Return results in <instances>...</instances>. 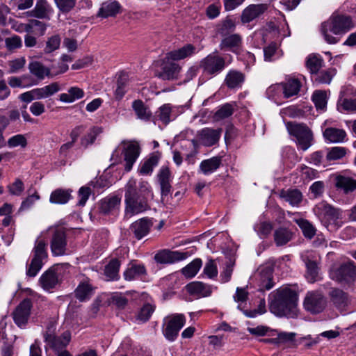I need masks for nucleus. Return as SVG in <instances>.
I'll list each match as a JSON object with an SVG mask.
<instances>
[{"mask_svg":"<svg viewBox=\"0 0 356 356\" xmlns=\"http://www.w3.org/2000/svg\"><path fill=\"white\" fill-rule=\"evenodd\" d=\"M355 26L353 19L350 15L334 12L321 24L320 31L325 42L334 44L339 42L340 38L335 35H344Z\"/></svg>","mask_w":356,"mask_h":356,"instance_id":"f257e3e1","label":"nucleus"},{"mask_svg":"<svg viewBox=\"0 0 356 356\" xmlns=\"http://www.w3.org/2000/svg\"><path fill=\"white\" fill-rule=\"evenodd\" d=\"M298 294L289 288L278 289L274 299L270 303V311L282 317L296 318L298 314Z\"/></svg>","mask_w":356,"mask_h":356,"instance_id":"f03ea898","label":"nucleus"},{"mask_svg":"<svg viewBox=\"0 0 356 356\" xmlns=\"http://www.w3.org/2000/svg\"><path fill=\"white\" fill-rule=\"evenodd\" d=\"M124 216L129 218L150 209L147 197H141L137 192L136 180L131 178L124 187Z\"/></svg>","mask_w":356,"mask_h":356,"instance_id":"7ed1b4c3","label":"nucleus"},{"mask_svg":"<svg viewBox=\"0 0 356 356\" xmlns=\"http://www.w3.org/2000/svg\"><path fill=\"white\" fill-rule=\"evenodd\" d=\"M314 211L321 222L332 231L337 230L343 225L342 211L325 202L316 205Z\"/></svg>","mask_w":356,"mask_h":356,"instance_id":"20e7f679","label":"nucleus"},{"mask_svg":"<svg viewBox=\"0 0 356 356\" xmlns=\"http://www.w3.org/2000/svg\"><path fill=\"white\" fill-rule=\"evenodd\" d=\"M286 128L290 135L296 138V144L301 150H307L313 143L314 136L311 129L303 124L288 122Z\"/></svg>","mask_w":356,"mask_h":356,"instance_id":"39448f33","label":"nucleus"},{"mask_svg":"<svg viewBox=\"0 0 356 356\" xmlns=\"http://www.w3.org/2000/svg\"><path fill=\"white\" fill-rule=\"evenodd\" d=\"M50 234V248L54 256H63L67 254L66 230L62 227H53L49 229Z\"/></svg>","mask_w":356,"mask_h":356,"instance_id":"423d86ee","label":"nucleus"},{"mask_svg":"<svg viewBox=\"0 0 356 356\" xmlns=\"http://www.w3.org/2000/svg\"><path fill=\"white\" fill-rule=\"evenodd\" d=\"M226 67L225 58L217 52H213L201 60L200 67L207 75L216 76Z\"/></svg>","mask_w":356,"mask_h":356,"instance_id":"0eeeda50","label":"nucleus"},{"mask_svg":"<svg viewBox=\"0 0 356 356\" xmlns=\"http://www.w3.org/2000/svg\"><path fill=\"white\" fill-rule=\"evenodd\" d=\"M33 257L26 267V275L34 277L42 267V260L47 257L46 243L44 241H37L33 250Z\"/></svg>","mask_w":356,"mask_h":356,"instance_id":"6e6552de","label":"nucleus"},{"mask_svg":"<svg viewBox=\"0 0 356 356\" xmlns=\"http://www.w3.org/2000/svg\"><path fill=\"white\" fill-rule=\"evenodd\" d=\"M185 323L186 317L184 314H175L169 316L166 319L162 330L165 339L170 341H174Z\"/></svg>","mask_w":356,"mask_h":356,"instance_id":"1a4fd4ad","label":"nucleus"},{"mask_svg":"<svg viewBox=\"0 0 356 356\" xmlns=\"http://www.w3.org/2000/svg\"><path fill=\"white\" fill-rule=\"evenodd\" d=\"M43 336L46 343L45 348H51L56 353L65 349L71 340L70 332L65 331L60 336H56L50 327L47 328Z\"/></svg>","mask_w":356,"mask_h":356,"instance_id":"9d476101","label":"nucleus"},{"mask_svg":"<svg viewBox=\"0 0 356 356\" xmlns=\"http://www.w3.org/2000/svg\"><path fill=\"white\" fill-rule=\"evenodd\" d=\"M326 305L325 298L322 293L318 291L307 292L303 301L305 309L312 314L321 313Z\"/></svg>","mask_w":356,"mask_h":356,"instance_id":"9b49d317","label":"nucleus"},{"mask_svg":"<svg viewBox=\"0 0 356 356\" xmlns=\"http://www.w3.org/2000/svg\"><path fill=\"white\" fill-rule=\"evenodd\" d=\"M33 302L30 298H25L19 302L12 313L15 323L19 327H24L28 323Z\"/></svg>","mask_w":356,"mask_h":356,"instance_id":"f8f14e48","label":"nucleus"},{"mask_svg":"<svg viewBox=\"0 0 356 356\" xmlns=\"http://www.w3.org/2000/svg\"><path fill=\"white\" fill-rule=\"evenodd\" d=\"M222 129H213L209 127H205L197 132V145H200L205 147H211L216 145L222 135Z\"/></svg>","mask_w":356,"mask_h":356,"instance_id":"ddd939ff","label":"nucleus"},{"mask_svg":"<svg viewBox=\"0 0 356 356\" xmlns=\"http://www.w3.org/2000/svg\"><path fill=\"white\" fill-rule=\"evenodd\" d=\"M328 295L332 304L340 312L346 311L351 303L350 295L341 289L332 288Z\"/></svg>","mask_w":356,"mask_h":356,"instance_id":"4468645a","label":"nucleus"},{"mask_svg":"<svg viewBox=\"0 0 356 356\" xmlns=\"http://www.w3.org/2000/svg\"><path fill=\"white\" fill-rule=\"evenodd\" d=\"M330 276L339 282L354 281L356 279V266L351 262L343 264L332 271Z\"/></svg>","mask_w":356,"mask_h":356,"instance_id":"2eb2a0df","label":"nucleus"},{"mask_svg":"<svg viewBox=\"0 0 356 356\" xmlns=\"http://www.w3.org/2000/svg\"><path fill=\"white\" fill-rule=\"evenodd\" d=\"M187 257V252L163 250L155 254L154 259L159 264H169L184 260Z\"/></svg>","mask_w":356,"mask_h":356,"instance_id":"dca6fc26","label":"nucleus"},{"mask_svg":"<svg viewBox=\"0 0 356 356\" xmlns=\"http://www.w3.org/2000/svg\"><path fill=\"white\" fill-rule=\"evenodd\" d=\"M121 197L118 195H108L99 202V212L104 215L114 214L119 211Z\"/></svg>","mask_w":356,"mask_h":356,"instance_id":"f3484780","label":"nucleus"},{"mask_svg":"<svg viewBox=\"0 0 356 356\" xmlns=\"http://www.w3.org/2000/svg\"><path fill=\"white\" fill-rule=\"evenodd\" d=\"M170 60L165 59V58H164L161 71L157 74V76L163 80H174L178 79L181 67L179 64L170 62Z\"/></svg>","mask_w":356,"mask_h":356,"instance_id":"a211bd4d","label":"nucleus"},{"mask_svg":"<svg viewBox=\"0 0 356 356\" xmlns=\"http://www.w3.org/2000/svg\"><path fill=\"white\" fill-rule=\"evenodd\" d=\"M152 225L153 222L150 218H142L134 222L130 226V229L135 238L140 240L148 234Z\"/></svg>","mask_w":356,"mask_h":356,"instance_id":"6ab92c4d","label":"nucleus"},{"mask_svg":"<svg viewBox=\"0 0 356 356\" xmlns=\"http://www.w3.org/2000/svg\"><path fill=\"white\" fill-rule=\"evenodd\" d=\"M39 283L45 291L55 289L59 283L58 273L55 267H51L44 272L39 279Z\"/></svg>","mask_w":356,"mask_h":356,"instance_id":"aec40b11","label":"nucleus"},{"mask_svg":"<svg viewBox=\"0 0 356 356\" xmlns=\"http://www.w3.org/2000/svg\"><path fill=\"white\" fill-rule=\"evenodd\" d=\"M268 9V6L265 3L251 4L245 8L241 15V22L243 24L249 23L259 17Z\"/></svg>","mask_w":356,"mask_h":356,"instance_id":"412c9836","label":"nucleus"},{"mask_svg":"<svg viewBox=\"0 0 356 356\" xmlns=\"http://www.w3.org/2000/svg\"><path fill=\"white\" fill-rule=\"evenodd\" d=\"M161 196H167L171 191V172L168 166H162L157 174Z\"/></svg>","mask_w":356,"mask_h":356,"instance_id":"4be33fe9","label":"nucleus"},{"mask_svg":"<svg viewBox=\"0 0 356 356\" xmlns=\"http://www.w3.org/2000/svg\"><path fill=\"white\" fill-rule=\"evenodd\" d=\"M196 52V47L193 44H186L178 49L168 52L165 55V59L179 60L190 57Z\"/></svg>","mask_w":356,"mask_h":356,"instance_id":"5701e85b","label":"nucleus"},{"mask_svg":"<svg viewBox=\"0 0 356 356\" xmlns=\"http://www.w3.org/2000/svg\"><path fill=\"white\" fill-rule=\"evenodd\" d=\"M140 154V147L137 143H130L124 151V170L129 172Z\"/></svg>","mask_w":356,"mask_h":356,"instance_id":"b1692460","label":"nucleus"},{"mask_svg":"<svg viewBox=\"0 0 356 356\" xmlns=\"http://www.w3.org/2000/svg\"><path fill=\"white\" fill-rule=\"evenodd\" d=\"M147 275L145 266L143 264H130L123 273L125 280L132 281L142 280Z\"/></svg>","mask_w":356,"mask_h":356,"instance_id":"393cba45","label":"nucleus"},{"mask_svg":"<svg viewBox=\"0 0 356 356\" xmlns=\"http://www.w3.org/2000/svg\"><path fill=\"white\" fill-rule=\"evenodd\" d=\"M334 186L338 190L343 191L344 193L348 194L356 189V179L337 175L334 177Z\"/></svg>","mask_w":356,"mask_h":356,"instance_id":"a878e982","label":"nucleus"},{"mask_svg":"<svg viewBox=\"0 0 356 356\" xmlns=\"http://www.w3.org/2000/svg\"><path fill=\"white\" fill-rule=\"evenodd\" d=\"M323 137L329 143H341L346 141L347 134L343 129L327 127L323 131Z\"/></svg>","mask_w":356,"mask_h":356,"instance_id":"bb28decb","label":"nucleus"},{"mask_svg":"<svg viewBox=\"0 0 356 356\" xmlns=\"http://www.w3.org/2000/svg\"><path fill=\"white\" fill-rule=\"evenodd\" d=\"M283 95L285 98L297 95L302 86V83L299 79L290 77L281 83Z\"/></svg>","mask_w":356,"mask_h":356,"instance_id":"cd10ccee","label":"nucleus"},{"mask_svg":"<svg viewBox=\"0 0 356 356\" xmlns=\"http://www.w3.org/2000/svg\"><path fill=\"white\" fill-rule=\"evenodd\" d=\"M186 288L188 293L200 298L209 296L212 292L211 286L201 282L189 283L186 285Z\"/></svg>","mask_w":356,"mask_h":356,"instance_id":"c85d7f7f","label":"nucleus"},{"mask_svg":"<svg viewBox=\"0 0 356 356\" xmlns=\"http://www.w3.org/2000/svg\"><path fill=\"white\" fill-rule=\"evenodd\" d=\"M121 10V6L118 1H104L99 10L97 16L102 18L113 17Z\"/></svg>","mask_w":356,"mask_h":356,"instance_id":"c756f323","label":"nucleus"},{"mask_svg":"<svg viewBox=\"0 0 356 356\" xmlns=\"http://www.w3.org/2000/svg\"><path fill=\"white\" fill-rule=\"evenodd\" d=\"M245 81L243 73L237 70H230L226 75L225 83L230 89L241 88Z\"/></svg>","mask_w":356,"mask_h":356,"instance_id":"7c9ffc66","label":"nucleus"},{"mask_svg":"<svg viewBox=\"0 0 356 356\" xmlns=\"http://www.w3.org/2000/svg\"><path fill=\"white\" fill-rule=\"evenodd\" d=\"M28 68L30 73L39 81L43 80L46 76H49L51 74L50 69L38 61L30 62Z\"/></svg>","mask_w":356,"mask_h":356,"instance_id":"2f4dec72","label":"nucleus"},{"mask_svg":"<svg viewBox=\"0 0 356 356\" xmlns=\"http://www.w3.org/2000/svg\"><path fill=\"white\" fill-rule=\"evenodd\" d=\"M222 159L220 156H213L209 159L203 160L200 165V170L204 175H207L215 172L220 166Z\"/></svg>","mask_w":356,"mask_h":356,"instance_id":"473e14b6","label":"nucleus"},{"mask_svg":"<svg viewBox=\"0 0 356 356\" xmlns=\"http://www.w3.org/2000/svg\"><path fill=\"white\" fill-rule=\"evenodd\" d=\"M296 336V334L295 332H281L276 338L270 339L268 341L277 346L287 345L289 347H293L296 346L295 343Z\"/></svg>","mask_w":356,"mask_h":356,"instance_id":"72a5a7b5","label":"nucleus"},{"mask_svg":"<svg viewBox=\"0 0 356 356\" xmlns=\"http://www.w3.org/2000/svg\"><path fill=\"white\" fill-rule=\"evenodd\" d=\"M280 197L293 207L298 206L302 200V194L298 189L282 191Z\"/></svg>","mask_w":356,"mask_h":356,"instance_id":"f704fd0d","label":"nucleus"},{"mask_svg":"<svg viewBox=\"0 0 356 356\" xmlns=\"http://www.w3.org/2000/svg\"><path fill=\"white\" fill-rule=\"evenodd\" d=\"M60 90L58 83L54 82L42 88H35L37 100L48 98Z\"/></svg>","mask_w":356,"mask_h":356,"instance_id":"c9c22d12","label":"nucleus"},{"mask_svg":"<svg viewBox=\"0 0 356 356\" xmlns=\"http://www.w3.org/2000/svg\"><path fill=\"white\" fill-rule=\"evenodd\" d=\"M274 241L277 246H282L289 243L293 238L292 232L288 228L280 227L274 232Z\"/></svg>","mask_w":356,"mask_h":356,"instance_id":"e433bc0d","label":"nucleus"},{"mask_svg":"<svg viewBox=\"0 0 356 356\" xmlns=\"http://www.w3.org/2000/svg\"><path fill=\"white\" fill-rule=\"evenodd\" d=\"M71 193L72 190L70 189L58 188L51 193L49 201L53 204H65L71 198Z\"/></svg>","mask_w":356,"mask_h":356,"instance_id":"4c0bfd02","label":"nucleus"},{"mask_svg":"<svg viewBox=\"0 0 356 356\" xmlns=\"http://www.w3.org/2000/svg\"><path fill=\"white\" fill-rule=\"evenodd\" d=\"M129 83V76L125 72H120L116 82L115 97L116 99L120 100L127 92V87Z\"/></svg>","mask_w":356,"mask_h":356,"instance_id":"58836bf2","label":"nucleus"},{"mask_svg":"<svg viewBox=\"0 0 356 356\" xmlns=\"http://www.w3.org/2000/svg\"><path fill=\"white\" fill-rule=\"evenodd\" d=\"M132 108L138 118L144 121H149L150 120L152 113L142 100L138 99L134 101Z\"/></svg>","mask_w":356,"mask_h":356,"instance_id":"ea45409f","label":"nucleus"},{"mask_svg":"<svg viewBox=\"0 0 356 356\" xmlns=\"http://www.w3.org/2000/svg\"><path fill=\"white\" fill-rule=\"evenodd\" d=\"M236 107L235 103H226L220 106L216 111L213 119L216 121H220L229 118L235 111Z\"/></svg>","mask_w":356,"mask_h":356,"instance_id":"a19ab883","label":"nucleus"},{"mask_svg":"<svg viewBox=\"0 0 356 356\" xmlns=\"http://www.w3.org/2000/svg\"><path fill=\"white\" fill-rule=\"evenodd\" d=\"M120 262L117 259H111L105 266L104 275L108 280H116L120 278L119 270Z\"/></svg>","mask_w":356,"mask_h":356,"instance_id":"79ce46f5","label":"nucleus"},{"mask_svg":"<svg viewBox=\"0 0 356 356\" xmlns=\"http://www.w3.org/2000/svg\"><path fill=\"white\" fill-rule=\"evenodd\" d=\"M84 92L82 89L78 87H71L67 93H62L59 95V99L65 103H72L82 98Z\"/></svg>","mask_w":356,"mask_h":356,"instance_id":"37998d69","label":"nucleus"},{"mask_svg":"<svg viewBox=\"0 0 356 356\" xmlns=\"http://www.w3.org/2000/svg\"><path fill=\"white\" fill-rule=\"evenodd\" d=\"M159 159V157L156 155L150 156L140 164L138 172L143 175H151L154 168L158 165Z\"/></svg>","mask_w":356,"mask_h":356,"instance_id":"c03bdc74","label":"nucleus"},{"mask_svg":"<svg viewBox=\"0 0 356 356\" xmlns=\"http://www.w3.org/2000/svg\"><path fill=\"white\" fill-rule=\"evenodd\" d=\"M75 297L83 302L90 298L92 295V288L87 282H81L79 284L74 291Z\"/></svg>","mask_w":356,"mask_h":356,"instance_id":"a18cd8bd","label":"nucleus"},{"mask_svg":"<svg viewBox=\"0 0 356 356\" xmlns=\"http://www.w3.org/2000/svg\"><path fill=\"white\" fill-rule=\"evenodd\" d=\"M295 222L301 229L305 238H312L316 233V229L314 225L307 220L303 218L296 219Z\"/></svg>","mask_w":356,"mask_h":356,"instance_id":"49530a36","label":"nucleus"},{"mask_svg":"<svg viewBox=\"0 0 356 356\" xmlns=\"http://www.w3.org/2000/svg\"><path fill=\"white\" fill-rule=\"evenodd\" d=\"M241 44V37L238 34H232L225 37L220 44V49H232L234 48L238 47Z\"/></svg>","mask_w":356,"mask_h":356,"instance_id":"de8ad7c7","label":"nucleus"},{"mask_svg":"<svg viewBox=\"0 0 356 356\" xmlns=\"http://www.w3.org/2000/svg\"><path fill=\"white\" fill-rule=\"evenodd\" d=\"M348 149L344 147L335 146L327 149L326 160L337 161L343 159L347 154Z\"/></svg>","mask_w":356,"mask_h":356,"instance_id":"09e8293b","label":"nucleus"},{"mask_svg":"<svg viewBox=\"0 0 356 356\" xmlns=\"http://www.w3.org/2000/svg\"><path fill=\"white\" fill-rule=\"evenodd\" d=\"M192 147V149L188 153H184L183 154L186 157V161L188 164H193L195 163V156L197 154V141L195 139L191 140H186L184 144L181 146V150L184 151L185 148Z\"/></svg>","mask_w":356,"mask_h":356,"instance_id":"8fccbe9b","label":"nucleus"},{"mask_svg":"<svg viewBox=\"0 0 356 356\" xmlns=\"http://www.w3.org/2000/svg\"><path fill=\"white\" fill-rule=\"evenodd\" d=\"M102 132V127H92L89 131L81 138V145L87 148L89 145L94 143L97 136Z\"/></svg>","mask_w":356,"mask_h":356,"instance_id":"3c124183","label":"nucleus"},{"mask_svg":"<svg viewBox=\"0 0 356 356\" xmlns=\"http://www.w3.org/2000/svg\"><path fill=\"white\" fill-rule=\"evenodd\" d=\"M202 264V261L200 259H195L182 268V274L188 278H192L197 273Z\"/></svg>","mask_w":356,"mask_h":356,"instance_id":"603ef678","label":"nucleus"},{"mask_svg":"<svg viewBox=\"0 0 356 356\" xmlns=\"http://www.w3.org/2000/svg\"><path fill=\"white\" fill-rule=\"evenodd\" d=\"M323 59L316 55H309L306 60V67L312 74H317L322 67Z\"/></svg>","mask_w":356,"mask_h":356,"instance_id":"864d4df0","label":"nucleus"},{"mask_svg":"<svg viewBox=\"0 0 356 356\" xmlns=\"http://www.w3.org/2000/svg\"><path fill=\"white\" fill-rule=\"evenodd\" d=\"M335 74L336 70L334 68L321 71L316 74L315 81L320 84H329Z\"/></svg>","mask_w":356,"mask_h":356,"instance_id":"5fc2aeb1","label":"nucleus"},{"mask_svg":"<svg viewBox=\"0 0 356 356\" xmlns=\"http://www.w3.org/2000/svg\"><path fill=\"white\" fill-rule=\"evenodd\" d=\"M338 110L356 113V99L341 98L337 103Z\"/></svg>","mask_w":356,"mask_h":356,"instance_id":"6e6d98bb","label":"nucleus"},{"mask_svg":"<svg viewBox=\"0 0 356 356\" xmlns=\"http://www.w3.org/2000/svg\"><path fill=\"white\" fill-rule=\"evenodd\" d=\"M50 12L47 1H38L35 8L31 11V15L38 18H46Z\"/></svg>","mask_w":356,"mask_h":356,"instance_id":"4d7b16f0","label":"nucleus"},{"mask_svg":"<svg viewBox=\"0 0 356 356\" xmlns=\"http://www.w3.org/2000/svg\"><path fill=\"white\" fill-rule=\"evenodd\" d=\"M235 27L236 25L234 22L231 19L227 18L218 24L217 26V31L221 35L226 36L233 32Z\"/></svg>","mask_w":356,"mask_h":356,"instance_id":"13d9d810","label":"nucleus"},{"mask_svg":"<svg viewBox=\"0 0 356 356\" xmlns=\"http://www.w3.org/2000/svg\"><path fill=\"white\" fill-rule=\"evenodd\" d=\"M305 265L307 268L306 277L309 282L313 283L316 280L318 275V268L317 264L314 261L307 259L305 261Z\"/></svg>","mask_w":356,"mask_h":356,"instance_id":"bf43d9fd","label":"nucleus"},{"mask_svg":"<svg viewBox=\"0 0 356 356\" xmlns=\"http://www.w3.org/2000/svg\"><path fill=\"white\" fill-rule=\"evenodd\" d=\"M312 100L318 109H324L327 106V93L325 91L316 90L314 92Z\"/></svg>","mask_w":356,"mask_h":356,"instance_id":"052dcab7","label":"nucleus"},{"mask_svg":"<svg viewBox=\"0 0 356 356\" xmlns=\"http://www.w3.org/2000/svg\"><path fill=\"white\" fill-rule=\"evenodd\" d=\"M243 314L248 318H255L259 315H262L266 312V301L264 298L259 300L257 309L252 310H242Z\"/></svg>","mask_w":356,"mask_h":356,"instance_id":"680f3d73","label":"nucleus"},{"mask_svg":"<svg viewBox=\"0 0 356 356\" xmlns=\"http://www.w3.org/2000/svg\"><path fill=\"white\" fill-rule=\"evenodd\" d=\"M273 286L272 273L270 271L261 273L259 289L261 291L270 290Z\"/></svg>","mask_w":356,"mask_h":356,"instance_id":"e2e57ef3","label":"nucleus"},{"mask_svg":"<svg viewBox=\"0 0 356 356\" xmlns=\"http://www.w3.org/2000/svg\"><path fill=\"white\" fill-rule=\"evenodd\" d=\"M254 229L261 238H266L273 229V225L270 222H261L254 226Z\"/></svg>","mask_w":356,"mask_h":356,"instance_id":"0e129e2a","label":"nucleus"},{"mask_svg":"<svg viewBox=\"0 0 356 356\" xmlns=\"http://www.w3.org/2000/svg\"><path fill=\"white\" fill-rule=\"evenodd\" d=\"M7 144L9 147H16L17 146H20L21 147L24 148L27 145V140L24 135L17 134L10 137L8 140Z\"/></svg>","mask_w":356,"mask_h":356,"instance_id":"69168bd1","label":"nucleus"},{"mask_svg":"<svg viewBox=\"0 0 356 356\" xmlns=\"http://www.w3.org/2000/svg\"><path fill=\"white\" fill-rule=\"evenodd\" d=\"M155 307L150 304H145L139 311L137 319L143 322L147 321L154 311Z\"/></svg>","mask_w":356,"mask_h":356,"instance_id":"338daca9","label":"nucleus"},{"mask_svg":"<svg viewBox=\"0 0 356 356\" xmlns=\"http://www.w3.org/2000/svg\"><path fill=\"white\" fill-rule=\"evenodd\" d=\"M26 64V59L24 57L17 58L16 59L10 60L8 62L9 70L8 72L10 74L17 73L20 70L23 69Z\"/></svg>","mask_w":356,"mask_h":356,"instance_id":"774afa93","label":"nucleus"}]
</instances>
